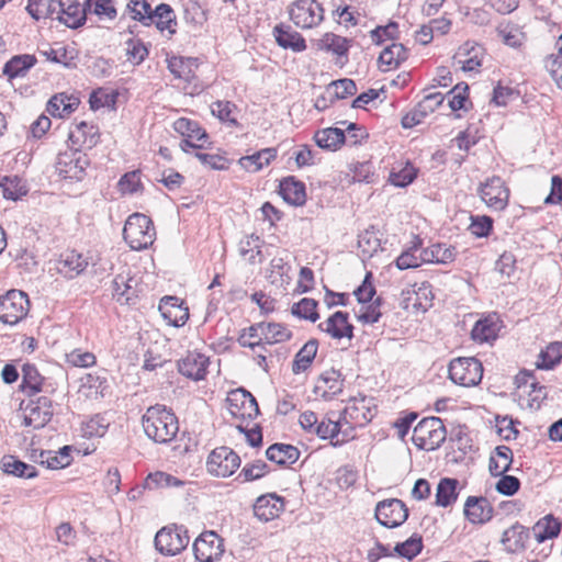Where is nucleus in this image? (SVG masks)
<instances>
[{"label": "nucleus", "instance_id": "obj_1", "mask_svg": "<svg viewBox=\"0 0 562 562\" xmlns=\"http://www.w3.org/2000/svg\"><path fill=\"white\" fill-rule=\"evenodd\" d=\"M142 426L145 435L159 445L171 442L179 431V422L176 414L159 404L146 409L142 417Z\"/></svg>", "mask_w": 562, "mask_h": 562}, {"label": "nucleus", "instance_id": "obj_2", "mask_svg": "<svg viewBox=\"0 0 562 562\" xmlns=\"http://www.w3.org/2000/svg\"><path fill=\"white\" fill-rule=\"evenodd\" d=\"M123 238L133 250L148 248L156 239L153 221L142 213L130 215L123 228Z\"/></svg>", "mask_w": 562, "mask_h": 562}, {"label": "nucleus", "instance_id": "obj_3", "mask_svg": "<svg viewBox=\"0 0 562 562\" xmlns=\"http://www.w3.org/2000/svg\"><path fill=\"white\" fill-rule=\"evenodd\" d=\"M446 436V427L439 417H426L415 426L412 441L420 450L432 451L441 446Z\"/></svg>", "mask_w": 562, "mask_h": 562}, {"label": "nucleus", "instance_id": "obj_4", "mask_svg": "<svg viewBox=\"0 0 562 562\" xmlns=\"http://www.w3.org/2000/svg\"><path fill=\"white\" fill-rule=\"evenodd\" d=\"M30 310L29 296L21 290H10L0 296V322L14 326L23 321Z\"/></svg>", "mask_w": 562, "mask_h": 562}, {"label": "nucleus", "instance_id": "obj_5", "mask_svg": "<svg viewBox=\"0 0 562 562\" xmlns=\"http://www.w3.org/2000/svg\"><path fill=\"white\" fill-rule=\"evenodd\" d=\"M291 21L300 29L316 27L324 20V9L316 0H296L289 7Z\"/></svg>", "mask_w": 562, "mask_h": 562}, {"label": "nucleus", "instance_id": "obj_6", "mask_svg": "<svg viewBox=\"0 0 562 562\" xmlns=\"http://www.w3.org/2000/svg\"><path fill=\"white\" fill-rule=\"evenodd\" d=\"M190 538L183 526L162 527L155 536V548L164 555H176L188 546Z\"/></svg>", "mask_w": 562, "mask_h": 562}, {"label": "nucleus", "instance_id": "obj_7", "mask_svg": "<svg viewBox=\"0 0 562 562\" xmlns=\"http://www.w3.org/2000/svg\"><path fill=\"white\" fill-rule=\"evenodd\" d=\"M449 378L456 384L474 386L483 378V366L474 357L454 359L449 364Z\"/></svg>", "mask_w": 562, "mask_h": 562}, {"label": "nucleus", "instance_id": "obj_8", "mask_svg": "<svg viewBox=\"0 0 562 562\" xmlns=\"http://www.w3.org/2000/svg\"><path fill=\"white\" fill-rule=\"evenodd\" d=\"M240 467L239 456L226 446L211 451L206 460V471L216 477H228Z\"/></svg>", "mask_w": 562, "mask_h": 562}, {"label": "nucleus", "instance_id": "obj_9", "mask_svg": "<svg viewBox=\"0 0 562 562\" xmlns=\"http://www.w3.org/2000/svg\"><path fill=\"white\" fill-rule=\"evenodd\" d=\"M89 164L87 154L78 149H70L57 156L55 168L64 179L80 181L86 176Z\"/></svg>", "mask_w": 562, "mask_h": 562}, {"label": "nucleus", "instance_id": "obj_10", "mask_svg": "<svg viewBox=\"0 0 562 562\" xmlns=\"http://www.w3.org/2000/svg\"><path fill=\"white\" fill-rule=\"evenodd\" d=\"M173 130L184 138L180 143V148L188 153L189 148L201 149L210 142V136L199 122L180 117L173 122Z\"/></svg>", "mask_w": 562, "mask_h": 562}, {"label": "nucleus", "instance_id": "obj_11", "mask_svg": "<svg viewBox=\"0 0 562 562\" xmlns=\"http://www.w3.org/2000/svg\"><path fill=\"white\" fill-rule=\"evenodd\" d=\"M228 413L236 419L251 420L259 415V406L251 393L245 389L231 391L226 397Z\"/></svg>", "mask_w": 562, "mask_h": 562}, {"label": "nucleus", "instance_id": "obj_12", "mask_svg": "<svg viewBox=\"0 0 562 562\" xmlns=\"http://www.w3.org/2000/svg\"><path fill=\"white\" fill-rule=\"evenodd\" d=\"M477 192L487 207L494 211H502L508 204L509 190L501 177L488 178L481 183Z\"/></svg>", "mask_w": 562, "mask_h": 562}, {"label": "nucleus", "instance_id": "obj_13", "mask_svg": "<svg viewBox=\"0 0 562 562\" xmlns=\"http://www.w3.org/2000/svg\"><path fill=\"white\" fill-rule=\"evenodd\" d=\"M224 551V540L215 531L202 532L193 543L194 557L199 562L218 561Z\"/></svg>", "mask_w": 562, "mask_h": 562}, {"label": "nucleus", "instance_id": "obj_14", "mask_svg": "<svg viewBox=\"0 0 562 562\" xmlns=\"http://www.w3.org/2000/svg\"><path fill=\"white\" fill-rule=\"evenodd\" d=\"M408 517V509L403 501L390 498L379 502L375 518L384 527L394 528L402 525Z\"/></svg>", "mask_w": 562, "mask_h": 562}, {"label": "nucleus", "instance_id": "obj_15", "mask_svg": "<svg viewBox=\"0 0 562 562\" xmlns=\"http://www.w3.org/2000/svg\"><path fill=\"white\" fill-rule=\"evenodd\" d=\"M53 416L52 400L48 396H38L31 400L24 408V424L35 429L44 427Z\"/></svg>", "mask_w": 562, "mask_h": 562}, {"label": "nucleus", "instance_id": "obj_16", "mask_svg": "<svg viewBox=\"0 0 562 562\" xmlns=\"http://www.w3.org/2000/svg\"><path fill=\"white\" fill-rule=\"evenodd\" d=\"M56 19L66 26L77 29L86 22V10L77 0H53Z\"/></svg>", "mask_w": 562, "mask_h": 562}, {"label": "nucleus", "instance_id": "obj_17", "mask_svg": "<svg viewBox=\"0 0 562 562\" xmlns=\"http://www.w3.org/2000/svg\"><path fill=\"white\" fill-rule=\"evenodd\" d=\"M373 416L374 413L366 397L351 400L342 413V419L346 424L350 425V430L355 427L366 426Z\"/></svg>", "mask_w": 562, "mask_h": 562}, {"label": "nucleus", "instance_id": "obj_18", "mask_svg": "<svg viewBox=\"0 0 562 562\" xmlns=\"http://www.w3.org/2000/svg\"><path fill=\"white\" fill-rule=\"evenodd\" d=\"M21 390L30 397L40 392L53 393L54 385L43 378L34 364L25 363L22 367V383Z\"/></svg>", "mask_w": 562, "mask_h": 562}, {"label": "nucleus", "instance_id": "obj_19", "mask_svg": "<svg viewBox=\"0 0 562 562\" xmlns=\"http://www.w3.org/2000/svg\"><path fill=\"white\" fill-rule=\"evenodd\" d=\"M344 380L338 370L323 372L314 386L313 393L325 401H330L342 392Z\"/></svg>", "mask_w": 562, "mask_h": 562}, {"label": "nucleus", "instance_id": "obj_20", "mask_svg": "<svg viewBox=\"0 0 562 562\" xmlns=\"http://www.w3.org/2000/svg\"><path fill=\"white\" fill-rule=\"evenodd\" d=\"M348 313L337 311L329 316L325 322L318 325V328L328 334L334 339L353 337V326L348 321Z\"/></svg>", "mask_w": 562, "mask_h": 562}, {"label": "nucleus", "instance_id": "obj_21", "mask_svg": "<svg viewBox=\"0 0 562 562\" xmlns=\"http://www.w3.org/2000/svg\"><path fill=\"white\" fill-rule=\"evenodd\" d=\"M272 34L277 44L283 49H290L293 53H302L306 49L307 45L305 38L288 24H277L273 27Z\"/></svg>", "mask_w": 562, "mask_h": 562}, {"label": "nucleus", "instance_id": "obj_22", "mask_svg": "<svg viewBox=\"0 0 562 562\" xmlns=\"http://www.w3.org/2000/svg\"><path fill=\"white\" fill-rule=\"evenodd\" d=\"M209 358L202 353L190 352L179 360V372L195 381L204 379L207 372Z\"/></svg>", "mask_w": 562, "mask_h": 562}, {"label": "nucleus", "instance_id": "obj_23", "mask_svg": "<svg viewBox=\"0 0 562 562\" xmlns=\"http://www.w3.org/2000/svg\"><path fill=\"white\" fill-rule=\"evenodd\" d=\"M159 311L162 317L175 327L183 326L189 319L188 307H183L176 296H165L161 299Z\"/></svg>", "mask_w": 562, "mask_h": 562}, {"label": "nucleus", "instance_id": "obj_24", "mask_svg": "<svg viewBox=\"0 0 562 562\" xmlns=\"http://www.w3.org/2000/svg\"><path fill=\"white\" fill-rule=\"evenodd\" d=\"M284 509V501L276 494L259 496L254 505V513L262 521H269L278 517Z\"/></svg>", "mask_w": 562, "mask_h": 562}, {"label": "nucleus", "instance_id": "obj_25", "mask_svg": "<svg viewBox=\"0 0 562 562\" xmlns=\"http://www.w3.org/2000/svg\"><path fill=\"white\" fill-rule=\"evenodd\" d=\"M280 194L285 202L291 205L302 206L306 202V191L304 182L293 176L283 178L280 181Z\"/></svg>", "mask_w": 562, "mask_h": 562}, {"label": "nucleus", "instance_id": "obj_26", "mask_svg": "<svg viewBox=\"0 0 562 562\" xmlns=\"http://www.w3.org/2000/svg\"><path fill=\"white\" fill-rule=\"evenodd\" d=\"M464 514L473 524H484L493 516V508L485 497L469 496L464 504Z\"/></svg>", "mask_w": 562, "mask_h": 562}, {"label": "nucleus", "instance_id": "obj_27", "mask_svg": "<svg viewBox=\"0 0 562 562\" xmlns=\"http://www.w3.org/2000/svg\"><path fill=\"white\" fill-rule=\"evenodd\" d=\"M266 456L278 465L289 467L299 460L300 450L292 445L273 443L267 449Z\"/></svg>", "mask_w": 562, "mask_h": 562}, {"label": "nucleus", "instance_id": "obj_28", "mask_svg": "<svg viewBox=\"0 0 562 562\" xmlns=\"http://www.w3.org/2000/svg\"><path fill=\"white\" fill-rule=\"evenodd\" d=\"M88 265L89 262L86 257L75 250H71L61 255L58 269L67 278L72 279L83 272Z\"/></svg>", "mask_w": 562, "mask_h": 562}, {"label": "nucleus", "instance_id": "obj_29", "mask_svg": "<svg viewBox=\"0 0 562 562\" xmlns=\"http://www.w3.org/2000/svg\"><path fill=\"white\" fill-rule=\"evenodd\" d=\"M499 329L501 326L498 318L495 315H490L475 323L472 328L471 336L475 341L487 342L496 339Z\"/></svg>", "mask_w": 562, "mask_h": 562}, {"label": "nucleus", "instance_id": "obj_30", "mask_svg": "<svg viewBox=\"0 0 562 562\" xmlns=\"http://www.w3.org/2000/svg\"><path fill=\"white\" fill-rule=\"evenodd\" d=\"M277 157V149L273 147L263 148L252 155L244 156L238 160L241 168L249 172H257L268 166Z\"/></svg>", "mask_w": 562, "mask_h": 562}, {"label": "nucleus", "instance_id": "obj_31", "mask_svg": "<svg viewBox=\"0 0 562 562\" xmlns=\"http://www.w3.org/2000/svg\"><path fill=\"white\" fill-rule=\"evenodd\" d=\"M456 248L445 244H435L422 250V260L425 263L447 265L456 259Z\"/></svg>", "mask_w": 562, "mask_h": 562}, {"label": "nucleus", "instance_id": "obj_32", "mask_svg": "<svg viewBox=\"0 0 562 562\" xmlns=\"http://www.w3.org/2000/svg\"><path fill=\"white\" fill-rule=\"evenodd\" d=\"M69 140L74 145L91 147L98 142V128L85 121L74 124L69 131Z\"/></svg>", "mask_w": 562, "mask_h": 562}, {"label": "nucleus", "instance_id": "obj_33", "mask_svg": "<svg viewBox=\"0 0 562 562\" xmlns=\"http://www.w3.org/2000/svg\"><path fill=\"white\" fill-rule=\"evenodd\" d=\"M134 279L128 274L119 273L112 281L113 297L121 304H130L136 296V291L132 284Z\"/></svg>", "mask_w": 562, "mask_h": 562}, {"label": "nucleus", "instance_id": "obj_34", "mask_svg": "<svg viewBox=\"0 0 562 562\" xmlns=\"http://www.w3.org/2000/svg\"><path fill=\"white\" fill-rule=\"evenodd\" d=\"M513 463V451L507 446H498L488 461L491 475L499 476L508 472Z\"/></svg>", "mask_w": 562, "mask_h": 562}, {"label": "nucleus", "instance_id": "obj_35", "mask_svg": "<svg viewBox=\"0 0 562 562\" xmlns=\"http://www.w3.org/2000/svg\"><path fill=\"white\" fill-rule=\"evenodd\" d=\"M314 140L319 148L337 150L346 142V134L341 128L328 127L316 132Z\"/></svg>", "mask_w": 562, "mask_h": 562}, {"label": "nucleus", "instance_id": "obj_36", "mask_svg": "<svg viewBox=\"0 0 562 562\" xmlns=\"http://www.w3.org/2000/svg\"><path fill=\"white\" fill-rule=\"evenodd\" d=\"M407 58V50L403 44L392 43L385 47L380 56L379 63L383 71H389L400 66Z\"/></svg>", "mask_w": 562, "mask_h": 562}, {"label": "nucleus", "instance_id": "obj_37", "mask_svg": "<svg viewBox=\"0 0 562 562\" xmlns=\"http://www.w3.org/2000/svg\"><path fill=\"white\" fill-rule=\"evenodd\" d=\"M317 47L321 50L330 52L338 57H347L350 41L335 33H325L318 41Z\"/></svg>", "mask_w": 562, "mask_h": 562}, {"label": "nucleus", "instance_id": "obj_38", "mask_svg": "<svg viewBox=\"0 0 562 562\" xmlns=\"http://www.w3.org/2000/svg\"><path fill=\"white\" fill-rule=\"evenodd\" d=\"M150 16L160 32L167 31L170 35L176 33V14L169 4L160 3L151 11Z\"/></svg>", "mask_w": 562, "mask_h": 562}, {"label": "nucleus", "instance_id": "obj_39", "mask_svg": "<svg viewBox=\"0 0 562 562\" xmlns=\"http://www.w3.org/2000/svg\"><path fill=\"white\" fill-rule=\"evenodd\" d=\"M560 531L561 522L552 515H547L539 519L532 527V533L539 543L557 538Z\"/></svg>", "mask_w": 562, "mask_h": 562}, {"label": "nucleus", "instance_id": "obj_40", "mask_svg": "<svg viewBox=\"0 0 562 562\" xmlns=\"http://www.w3.org/2000/svg\"><path fill=\"white\" fill-rule=\"evenodd\" d=\"M318 350V341L310 339L294 356L292 362V372L299 374L306 371L316 357Z\"/></svg>", "mask_w": 562, "mask_h": 562}, {"label": "nucleus", "instance_id": "obj_41", "mask_svg": "<svg viewBox=\"0 0 562 562\" xmlns=\"http://www.w3.org/2000/svg\"><path fill=\"white\" fill-rule=\"evenodd\" d=\"M36 64L34 55L23 54L13 56L4 64L3 74L10 79L24 76Z\"/></svg>", "mask_w": 562, "mask_h": 562}, {"label": "nucleus", "instance_id": "obj_42", "mask_svg": "<svg viewBox=\"0 0 562 562\" xmlns=\"http://www.w3.org/2000/svg\"><path fill=\"white\" fill-rule=\"evenodd\" d=\"M2 470L11 475L24 479H33L37 476L35 467L27 464L14 456H4L1 460Z\"/></svg>", "mask_w": 562, "mask_h": 562}, {"label": "nucleus", "instance_id": "obj_43", "mask_svg": "<svg viewBox=\"0 0 562 562\" xmlns=\"http://www.w3.org/2000/svg\"><path fill=\"white\" fill-rule=\"evenodd\" d=\"M69 452L70 447L68 446L60 448L57 452L41 451L37 461L50 470L63 469L71 462V456Z\"/></svg>", "mask_w": 562, "mask_h": 562}, {"label": "nucleus", "instance_id": "obj_44", "mask_svg": "<svg viewBox=\"0 0 562 562\" xmlns=\"http://www.w3.org/2000/svg\"><path fill=\"white\" fill-rule=\"evenodd\" d=\"M422 239L418 236L414 237V240L412 241V246L404 250L397 258H396V267L400 270L411 269V268H417L422 263H425L424 260H422V251L419 255H416V252L422 247Z\"/></svg>", "mask_w": 562, "mask_h": 562}, {"label": "nucleus", "instance_id": "obj_45", "mask_svg": "<svg viewBox=\"0 0 562 562\" xmlns=\"http://www.w3.org/2000/svg\"><path fill=\"white\" fill-rule=\"evenodd\" d=\"M257 327L261 328V336L265 342L269 345L286 341L291 338L292 333L278 323H257Z\"/></svg>", "mask_w": 562, "mask_h": 562}, {"label": "nucleus", "instance_id": "obj_46", "mask_svg": "<svg viewBox=\"0 0 562 562\" xmlns=\"http://www.w3.org/2000/svg\"><path fill=\"white\" fill-rule=\"evenodd\" d=\"M458 480L445 477L437 485L436 504L441 507H448L457 501Z\"/></svg>", "mask_w": 562, "mask_h": 562}, {"label": "nucleus", "instance_id": "obj_47", "mask_svg": "<svg viewBox=\"0 0 562 562\" xmlns=\"http://www.w3.org/2000/svg\"><path fill=\"white\" fill-rule=\"evenodd\" d=\"M79 101L76 98H68L65 94H56L47 103V111L53 116L64 117L77 108Z\"/></svg>", "mask_w": 562, "mask_h": 562}, {"label": "nucleus", "instance_id": "obj_48", "mask_svg": "<svg viewBox=\"0 0 562 562\" xmlns=\"http://www.w3.org/2000/svg\"><path fill=\"white\" fill-rule=\"evenodd\" d=\"M527 539L528 530L520 525H516L504 531L502 541L508 551L516 552L525 548Z\"/></svg>", "mask_w": 562, "mask_h": 562}, {"label": "nucleus", "instance_id": "obj_49", "mask_svg": "<svg viewBox=\"0 0 562 562\" xmlns=\"http://www.w3.org/2000/svg\"><path fill=\"white\" fill-rule=\"evenodd\" d=\"M562 360V342L553 341L550 342L546 349L541 350L537 368L539 369H552L559 364Z\"/></svg>", "mask_w": 562, "mask_h": 562}, {"label": "nucleus", "instance_id": "obj_50", "mask_svg": "<svg viewBox=\"0 0 562 562\" xmlns=\"http://www.w3.org/2000/svg\"><path fill=\"white\" fill-rule=\"evenodd\" d=\"M420 294L425 296V300L427 301V295L431 294L430 285L423 283L417 290H407L403 291L402 295L404 296V308H408L412 306L416 311H427L429 307V304L427 302L420 301Z\"/></svg>", "mask_w": 562, "mask_h": 562}, {"label": "nucleus", "instance_id": "obj_51", "mask_svg": "<svg viewBox=\"0 0 562 562\" xmlns=\"http://www.w3.org/2000/svg\"><path fill=\"white\" fill-rule=\"evenodd\" d=\"M2 194L8 200L16 201L27 193V189L18 176H4L0 178Z\"/></svg>", "mask_w": 562, "mask_h": 562}, {"label": "nucleus", "instance_id": "obj_52", "mask_svg": "<svg viewBox=\"0 0 562 562\" xmlns=\"http://www.w3.org/2000/svg\"><path fill=\"white\" fill-rule=\"evenodd\" d=\"M184 482L178 477L161 471L150 473L145 480V487L148 490H156L161 487H180Z\"/></svg>", "mask_w": 562, "mask_h": 562}, {"label": "nucleus", "instance_id": "obj_53", "mask_svg": "<svg viewBox=\"0 0 562 562\" xmlns=\"http://www.w3.org/2000/svg\"><path fill=\"white\" fill-rule=\"evenodd\" d=\"M469 86L465 82L457 83L448 93L449 106L452 111L468 110L469 101Z\"/></svg>", "mask_w": 562, "mask_h": 562}, {"label": "nucleus", "instance_id": "obj_54", "mask_svg": "<svg viewBox=\"0 0 562 562\" xmlns=\"http://www.w3.org/2000/svg\"><path fill=\"white\" fill-rule=\"evenodd\" d=\"M268 472H269L268 464L262 460H256L255 462L247 463L241 469V471L237 475L236 480L241 483L251 482V481L261 479Z\"/></svg>", "mask_w": 562, "mask_h": 562}, {"label": "nucleus", "instance_id": "obj_55", "mask_svg": "<svg viewBox=\"0 0 562 562\" xmlns=\"http://www.w3.org/2000/svg\"><path fill=\"white\" fill-rule=\"evenodd\" d=\"M316 307L317 302L315 300L304 297L292 306V314L314 323L319 317Z\"/></svg>", "mask_w": 562, "mask_h": 562}, {"label": "nucleus", "instance_id": "obj_56", "mask_svg": "<svg viewBox=\"0 0 562 562\" xmlns=\"http://www.w3.org/2000/svg\"><path fill=\"white\" fill-rule=\"evenodd\" d=\"M53 0H29L26 5L27 13L36 21L46 18H53L55 11H53Z\"/></svg>", "mask_w": 562, "mask_h": 562}, {"label": "nucleus", "instance_id": "obj_57", "mask_svg": "<svg viewBox=\"0 0 562 562\" xmlns=\"http://www.w3.org/2000/svg\"><path fill=\"white\" fill-rule=\"evenodd\" d=\"M356 82L352 79L348 78L333 81L327 88V93H330L337 100L351 97L356 94Z\"/></svg>", "mask_w": 562, "mask_h": 562}, {"label": "nucleus", "instance_id": "obj_58", "mask_svg": "<svg viewBox=\"0 0 562 562\" xmlns=\"http://www.w3.org/2000/svg\"><path fill=\"white\" fill-rule=\"evenodd\" d=\"M127 7L134 20L146 26L153 24V18L150 16L153 9L146 0H132Z\"/></svg>", "mask_w": 562, "mask_h": 562}, {"label": "nucleus", "instance_id": "obj_59", "mask_svg": "<svg viewBox=\"0 0 562 562\" xmlns=\"http://www.w3.org/2000/svg\"><path fill=\"white\" fill-rule=\"evenodd\" d=\"M127 60L134 65H139L148 55V49L140 40L130 38L126 41Z\"/></svg>", "mask_w": 562, "mask_h": 562}, {"label": "nucleus", "instance_id": "obj_60", "mask_svg": "<svg viewBox=\"0 0 562 562\" xmlns=\"http://www.w3.org/2000/svg\"><path fill=\"white\" fill-rule=\"evenodd\" d=\"M423 549L422 537L413 536L404 542L397 543L394 547V552L398 555L412 560L415 558Z\"/></svg>", "mask_w": 562, "mask_h": 562}, {"label": "nucleus", "instance_id": "obj_61", "mask_svg": "<svg viewBox=\"0 0 562 562\" xmlns=\"http://www.w3.org/2000/svg\"><path fill=\"white\" fill-rule=\"evenodd\" d=\"M429 114L430 108H427L426 103L419 102L418 104L415 105V108L412 111H409L402 117V126L404 128H412L420 124L424 121V119Z\"/></svg>", "mask_w": 562, "mask_h": 562}, {"label": "nucleus", "instance_id": "obj_62", "mask_svg": "<svg viewBox=\"0 0 562 562\" xmlns=\"http://www.w3.org/2000/svg\"><path fill=\"white\" fill-rule=\"evenodd\" d=\"M417 177V170L413 165L406 164L401 170L395 171L394 169L390 173V180L395 187L404 188L411 184Z\"/></svg>", "mask_w": 562, "mask_h": 562}, {"label": "nucleus", "instance_id": "obj_63", "mask_svg": "<svg viewBox=\"0 0 562 562\" xmlns=\"http://www.w3.org/2000/svg\"><path fill=\"white\" fill-rule=\"evenodd\" d=\"M237 340L241 347L255 349L256 347L261 346V341L263 340L261 336V328H258L257 324H254L250 327L243 329Z\"/></svg>", "mask_w": 562, "mask_h": 562}, {"label": "nucleus", "instance_id": "obj_64", "mask_svg": "<svg viewBox=\"0 0 562 562\" xmlns=\"http://www.w3.org/2000/svg\"><path fill=\"white\" fill-rule=\"evenodd\" d=\"M341 424L339 422H335L331 419H323L322 422H317L316 427L314 429L315 435H317L321 439H334L340 434Z\"/></svg>", "mask_w": 562, "mask_h": 562}]
</instances>
